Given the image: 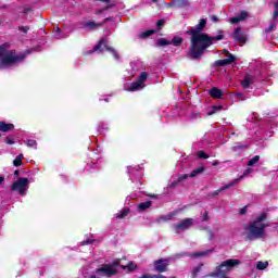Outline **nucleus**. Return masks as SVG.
<instances>
[{
    "instance_id": "nucleus-15",
    "label": "nucleus",
    "mask_w": 278,
    "mask_h": 278,
    "mask_svg": "<svg viewBox=\"0 0 278 278\" xmlns=\"http://www.w3.org/2000/svg\"><path fill=\"white\" fill-rule=\"evenodd\" d=\"M213 250H205L203 252H194L191 254H188L186 252L182 253V256H188V257H205L206 255H210Z\"/></svg>"
},
{
    "instance_id": "nucleus-19",
    "label": "nucleus",
    "mask_w": 278,
    "mask_h": 278,
    "mask_svg": "<svg viewBox=\"0 0 278 278\" xmlns=\"http://www.w3.org/2000/svg\"><path fill=\"white\" fill-rule=\"evenodd\" d=\"M156 31H161V29L159 28L157 30H155V29L146 30V31L139 34V38L144 40L146 38H149V36H153V34H155Z\"/></svg>"
},
{
    "instance_id": "nucleus-31",
    "label": "nucleus",
    "mask_w": 278,
    "mask_h": 278,
    "mask_svg": "<svg viewBox=\"0 0 278 278\" xmlns=\"http://www.w3.org/2000/svg\"><path fill=\"white\" fill-rule=\"evenodd\" d=\"M197 156L200 160H210V155L207 153H205V151L201 150L197 152Z\"/></svg>"
},
{
    "instance_id": "nucleus-39",
    "label": "nucleus",
    "mask_w": 278,
    "mask_h": 278,
    "mask_svg": "<svg viewBox=\"0 0 278 278\" xmlns=\"http://www.w3.org/2000/svg\"><path fill=\"white\" fill-rule=\"evenodd\" d=\"M236 97L239 99V101H247V96H244L242 92H237Z\"/></svg>"
},
{
    "instance_id": "nucleus-10",
    "label": "nucleus",
    "mask_w": 278,
    "mask_h": 278,
    "mask_svg": "<svg viewBox=\"0 0 278 278\" xmlns=\"http://www.w3.org/2000/svg\"><path fill=\"white\" fill-rule=\"evenodd\" d=\"M238 59L233 54H229L227 59L224 60H217L214 63V66L220 67V66H229V64H233V62H237Z\"/></svg>"
},
{
    "instance_id": "nucleus-6",
    "label": "nucleus",
    "mask_w": 278,
    "mask_h": 278,
    "mask_svg": "<svg viewBox=\"0 0 278 278\" xmlns=\"http://www.w3.org/2000/svg\"><path fill=\"white\" fill-rule=\"evenodd\" d=\"M94 273L98 275V278H110L114 277V275H118V270L112 268V265L110 264H102L101 267L97 268Z\"/></svg>"
},
{
    "instance_id": "nucleus-4",
    "label": "nucleus",
    "mask_w": 278,
    "mask_h": 278,
    "mask_svg": "<svg viewBox=\"0 0 278 278\" xmlns=\"http://www.w3.org/2000/svg\"><path fill=\"white\" fill-rule=\"evenodd\" d=\"M241 262L238 258H229L223 261L216 268L215 271L208 275V277H220V274L227 275L230 270H233L236 266H240Z\"/></svg>"
},
{
    "instance_id": "nucleus-7",
    "label": "nucleus",
    "mask_w": 278,
    "mask_h": 278,
    "mask_svg": "<svg viewBox=\"0 0 278 278\" xmlns=\"http://www.w3.org/2000/svg\"><path fill=\"white\" fill-rule=\"evenodd\" d=\"M27 186H29V178H18L16 181L12 184L11 190H18V192L23 194Z\"/></svg>"
},
{
    "instance_id": "nucleus-45",
    "label": "nucleus",
    "mask_w": 278,
    "mask_h": 278,
    "mask_svg": "<svg viewBox=\"0 0 278 278\" xmlns=\"http://www.w3.org/2000/svg\"><path fill=\"white\" fill-rule=\"evenodd\" d=\"M185 179H188V174H182L178 177V181H185Z\"/></svg>"
},
{
    "instance_id": "nucleus-12",
    "label": "nucleus",
    "mask_w": 278,
    "mask_h": 278,
    "mask_svg": "<svg viewBox=\"0 0 278 278\" xmlns=\"http://www.w3.org/2000/svg\"><path fill=\"white\" fill-rule=\"evenodd\" d=\"M247 16H249V13H247L245 11H242L239 14V16L231 17L229 20V23H231L232 25H238V23L245 21Z\"/></svg>"
},
{
    "instance_id": "nucleus-8",
    "label": "nucleus",
    "mask_w": 278,
    "mask_h": 278,
    "mask_svg": "<svg viewBox=\"0 0 278 278\" xmlns=\"http://www.w3.org/2000/svg\"><path fill=\"white\" fill-rule=\"evenodd\" d=\"M168 258H161L153 262L154 270L155 273H166L168 270V266L170 265L168 263Z\"/></svg>"
},
{
    "instance_id": "nucleus-58",
    "label": "nucleus",
    "mask_w": 278,
    "mask_h": 278,
    "mask_svg": "<svg viewBox=\"0 0 278 278\" xmlns=\"http://www.w3.org/2000/svg\"><path fill=\"white\" fill-rule=\"evenodd\" d=\"M89 278H99L98 274L89 276Z\"/></svg>"
},
{
    "instance_id": "nucleus-41",
    "label": "nucleus",
    "mask_w": 278,
    "mask_h": 278,
    "mask_svg": "<svg viewBox=\"0 0 278 278\" xmlns=\"http://www.w3.org/2000/svg\"><path fill=\"white\" fill-rule=\"evenodd\" d=\"M18 30L23 31V34H27V31H29V26H20Z\"/></svg>"
},
{
    "instance_id": "nucleus-38",
    "label": "nucleus",
    "mask_w": 278,
    "mask_h": 278,
    "mask_svg": "<svg viewBox=\"0 0 278 278\" xmlns=\"http://www.w3.org/2000/svg\"><path fill=\"white\" fill-rule=\"evenodd\" d=\"M274 29H277V24H270L269 27L265 29V34H270Z\"/></svg>"
},
{
    "instance_id": "nucleus-27",
    "label": "nucleus",
    "mask_w": 278,
    "mask_h": 278,
    "mask_svg": "<svg viewBox=\"0 0 278 278\" xmlns=\"http://www.w3.org/2000/svg\"><path fill=\"white\" fill-rule=\"evenodd\" d=\"M190 7V0H176V8H188Z\"/></svg>"
},
{
    "instance_id": "nucleus-24",
    "label": "nucleus",
    "mask_w": 278,
    "mask_h": 278,
    "mask_svg": "<svg viewBox=\"0 0 278 278\" xmlns=\"http://www.w3.org/2000/svg\"><path fill=\"white\" fill-rule=\"evenodd\" d=\"M203 266H205V264L200 263L197 267H193V269L191 271V278L199 277V274L201 273V268H203Z\"/></svg>"
},
{
    "instance_id": "nucleus-3",
    "label": "nucleus",
    "mask_w": 278,
    "mask_h": 278,
    "mask_svg": "<svg viewBox=\"0 0 278 278\" xmlns=\"http://www.w3.org/2000/svg\"><path fill=\"white\" fill-rule=\"evenodd\" d=\"M266 218H268V214L262 213L255 218V220L245 225L244 229L248 231V238H254L255 240H257V238H264L266 227L269 226L268 224H264Z\"/></svg>"
},
{
    "instance_id": "nucleus-47",
    "label": "nucleus",
    "mask_w": 278,
    "mask_h": 278,
    "mask_svg": "<svg viewBox=\"0 0 278 278\" xmlns=\"http://www.w3.org/2000/svg\"><path fill=\"white\" fill-rule=\"evenodd\" d=\"M168 7H169V8H173V7L177 8L176 0H174V2H169V3H168Z\"/></svg>"
},
{
    "instance_id": "nucleus-18",
    "label": "nucleus",
    "mask_w": 278,
    "mask_h": 278,
    "mask_svg": "<svg viewBox=\"0 0 278 278\" xmlns=\"http://www.w3.org/2000/svg\"><path fill=\"white\" fill-rule=\"evenodd\" d=\"M142 88V83L140 80L131 83L128 87L129 92H136V90H140Z\"/></svg>"
},
{
    "instance_id": "nucleus-2",
    "label": "nucleus",
    "mask_w": 278,
    "mask_h": 278,
    "mask_svg": "<svg viewBox=\"0 0 278 278\" xmlns=\"http://www.w3.org/2000/svg\"><path fill=\"white\" fill-rule=\"evenodd\" d=\"M10 43L5 42L0 46V71L4 68H10L14 64H21L25 62L27 54L17 53L15 49L9 50Z\"/></svg>"
},
{
    "instance_id": "nucleus-40",
    "label": "nucleus",
    "mask_w": 278,
    "mask_h": 278,
    "mask_svg": "<svg viewBox=\"0 0 278 278\" xmlns=\"http://www.w3.org/2000/svg\"><path fill=\"white\" fill-rule=\"evenodd\" d=\"M179 184H181V182H180L179 179L177 178V180H174V181L170 182L169 188H176V187L179 186Z\"/></svg>"
},
{
    "instance_id": "nucleus-30",
    "label": "nucleus",
    "mask_w": 278,
    "mask_h": 278,
    "mask_svg": "<svg viewBox=\"0 0 278 278\" xmlns=\"http://www.w3.org/2000/svg\"><path fill=\"white\" fill-rule=\"evenodd\" d=\"M156 45H157V47H168V45H170V41H168V40L165 39V38H160V39L156 41Z\"/></svg>"
},
{
    "instance_id": "nucleus-43",
    "label": "nucleus",
    "mask_w": 278,
    "mask_h": 278,
    "mask_svg": "<svg viewBox=\"0 0 278 278\" xmlns=\"http://www.w3.org/2000/svg\"><path fill=\"white\" fill-rule=\"evenodd\" d=\"M92 242H94V240L87 239L85 241H81V247H86L88 244H92Z\"/></svg>"
},
{
    "instance_id": "nucleus-36",
    "label": "nucleus",
    "mask_w": 278,
    "mask_h": 278,
    "mask_svg": "<svg viewBox=\"0 0 278 278\" xmlns=\"http://www.w3.org/2000/svg\"><path fill=\"white\" fill-rule=\"evenodd\" d=\"M147 77H149V74L147 72H142L139 75V81L142 84V81H147Z\"/></svg>"
},
{
    "instance_id": "nucleus-44",
    "label": "nucleus",
    "mask_w": 278,
    "mask_h": 278,
    "mask_svg": "<svg viewBox=\"0 0 278 278\" xmlns=\"http://www.w3.org/2000/svg\"><path fill=\"white\" fill-rule=\"evenodd\" d=\"M110 266H112V268H114V266H121V268H123V265H121L119 260L114 261L112 264H110Z\"/></svg>"
},
{
    "instance_id": "nucleus-48",
    "label": "nucleus",
    "mask_w": 278,
    "mask_h": 278,
    "mask_svg": "<svg viewBox=\"0 0 278 278\" xmlns=\"http://www.w3.org/2000/svg\"><path fill=\"white\" fill-rule=\"evenodd\" d=\"M214 114H216V111L214 109L207 112V116H214Z\"/></svg>"
},
{
    "instance_id": "nucleus-35",
    "label": "nucleus",
    "mask_w": 278,
    "mask_h": 278,
    "mask_svg": "<svg viewBox=\"0 0 278 278\" xmlns=\"http://www.w3.org/2000/svg\"><path fill=\"white\" fill-rule=\"evenodd\" d=\"M277 17H278V1L274 3V14H273L274 21L277 20Z\"/></svg>"
},
{
    "instance_id": "nucleus-49",
    "label": "nucleus",
    "mask_w": 278,
    "mask_h": 278,
    "mask_svg": "<svg viewBox=\"0 0 278 278\" xmlns=\"http://www.w3.org/2000/svg\"><path fill=\"white\" fill-rule=\"evenodd\" d=\"M241 215L247 214V206L242 207L239 212Z\"/></svg>"
},
{
    "instance_id": "nucleus-42",
    "label": "nucleus",
    "mask_w": 278,
    "mask_h": 278,
    "mask_svg": "<svg viewBox=\"0 0 278 278\" xmlns=\"http://www.w3.org/2000/svg\"><path fill=\"white\" fill-rule=\"evenodd\" d=\"M204 223L210 220V212L208 211H205L204 212V215H203V219H202Z\"/></svg>"
},
{
    "instance_id": "nucleus-23",
    "label": "nucleus",
    "mask_w": 278,
    "mask_h": 278,
    "mask_svg": "<svg viewBox=\"0 0 278 278\" xmlns=\"http://www.w3.org/2000/svg\"><path fill=\"white\" fill-rule=\"evenodd\" d=\"M129 212H131L129 210V207H124L122 211H119L117 214H116V218H127V216H129Z\"/></svg>"
},
{
    "instance_id": "nucleus-22",
    "label": "nucleus",
    "mask_w": 278,
    "mask_h": 278,
    "mask_svg": "<svg viewBox=\"0 0 278 278\" xmlns=\"http://www.w3.org/2000/svg\"><path fill=\"white\" fill-rule=\"evenodd\" d=\"M84 25L85 27H90V29H97V27H103V25H105V22H99V23L87 22Z\"/></svg>"
},
{
    "instance_id": "nucleus-32",
    "label": "nucleus",
    "mask_w": 278,
    "mask_h": 278,
    "mask_svg": "<svg viewBox=\"0 0 278 278\" xmlns=\"http://www.w3.org/2000/svg\"><path fill=\"white\" fill-rule=\"evenodd\" d=\"M260 162V155H255L248 161V166H255Z\"/></svg>"
},
{
    "instance_id": "nucleus-14",
    "label": "nucleus",
    "mask_w": 278,
    "mask_h": 278,
    "mask_svg": "<svg viewBox=\"0 0 278 278\" xmlns=\"http://www.w3.org/2000/svg\"><path fill=\"white\" fill-rule=\"evenodd\" d=\"M0 131L3 134H8V131H14V124L0 121Z\"/></svg>"
},
{
    "instance_id": "nucleus-28",
    "label": "nucleus",
    "mask_w": 278,
    "mask_h": 278,
    "mask_svg": "<svg viewBox=\"0 0 278 278\" xmlns=\"http://www.w3.org/2000/svg\"><path fill=\"white\" fill-rule=\"evenodd\" d=\"M256 268L257 270H266V268H268V261L266 262L258 261L256 263Z\"/></svg>"
},
{
    "instance_id": "nucleus-5",
    "label": "nucleus",
    "mask_w": 278,
    "mask_h": 278,
    "mask_svg": "<svg viewBox=\"0 0 278 278\" xmlns=\"http://www.w3.org/2000/svg\"><path fill=\"white\" fill-rule=\"evenodd\" d=\"M103 47L104 49H106L109 53H112L114 60H118V52H116L114 48L108 46V39L105 38L100 39L98 45H96L91 50H89L87 54L92 55V53H96V51H98V53H101L103 51Z\"/></svg>"
},
{
    "instance_id": "nucleus-52",
    "label": "nucleus",
    "mask_w": 278,
    "mask_h": 278,
    "mask_svg": "<svg viewBox=\"0 0 278 278\" xmlns=\"http://www.w3.org/2000/svg\"><path fill=\"white\" fill-rule=\"evenodd\" d=\"M213 110H223V105H214Z\"/></svg>"
},
{
    "instance_id": "nucleus-11",
    "label": "nucleus",
    "mask_w": 278,
    "mask_h": 278,
    "mask_svg": "<svg viewBox=\"0 0 278 278\" xmlns=\"http://www.w3.org/2000/svg\"><path fill=\"white\" fill-rule=\"evenodd\" d=\"M192 223H193L192 218H186V219L181 220L180 223H178L175 226V229H176V231H179V230L186 231V229H190Z\"/></svg>"
},
{
    "instance_id": "nucleus-1",
    "label": "nucleus",
    "mask_w": 278,
    "mask_h": 278,
    "mask_svg": "<svg viewBox=\"0 0 278 278\" xmlns=\"http://www.w3.org/2000/svg\"><path fill=\"white\" fill-rule=\"evenodd\" d=\"M204 27H207V20L202 18L200 20L199 24L195 27L187 30L188 36L191 37L190 39V49L188 51V58L190 60H201L203 55L207 52V49L216 42V40H224V35H217L214 37H210V35L202 33Z\"/></svg>"
},
{
    "instance_id": "nucleus-21",
    "label": "nucleus",
    "mask_w": 278,
    "mask_h": 278,
    "mask_svg": "<svg viewBox=\"0 0 278 278\" xmlns=\"http://www.w3.org/2000/svg\"><path fill=\"white\" fill-rule=\"evenodd\" d=\"M151 205H153L152 201L141 202L138 205V211L139 212H144L146 210H149V207H151Z\"/></svg>"
},
{
    "instance_id": "nucleus-54",
    "label": "nucleus",
    "mask_w": 278,
    "mask_h": 278,
    "mask_svg": "<svg viewBox=\"0 0 278 278\" xmlns=\"http://www.w3.org/2000/svg\"><path fill=\"white\" fill-rule=\"evenodd\" d=\"M4 181H5V177L0 176V186H1V184H3Z\"/></svg>"
},
{
    "instance_id": "nucleus-17",
    "label": "nucleus",
    "mask_w": 278,
    "mask_h": 278,
    "mask_svg": "<svg viewBox=\"0 0 278 278\" xmlns=\"http://www.w3.org/2000/svg\"><path fill=\"white\" fill-rule=\"evenodd\" d=\"M251 84H253V76L251 74L245 75L243 78V81H241V86L245 89L249 90L251 88Z\"/></svg>"
},
{
    "instance_id": "nucleus-20",
    "label": "nucleus",
    "mask_w": 278,
    "mask_h": 278,
    "mask_svg": "<svg viewBox=\"0 0 278 278\" xmlns=\"http://www.w3.org/2000/svg\"><path fill=\"white\" fill-rule=\"evenodd\" d=\"M205 173V167L204 166H201V167H198L195 169H193L190 174H189V177L191 178H194V177H199V175Z\"/></svg>"
},
{
    "instance_id": "nucleus-26",
    "label": "nucleus",
    "mask_w": 278,
    "mask_h": 278,
    "mask_svg": "<svg viewBox=\"0 0 278 278\" xmlns=\"http://www.w3.org/2000/svg\"><path fill=\"white\" fill-rule=\"evenodd\" d=\"M170 45L174 47H181L184 45V38L175 36L173 37Z\"/></svg>"
},
{
    "instance_id": "nucleus-57",
    "label": "nucleus",
    "mask_w": 278,
    "mask_h": 278,
    "mask_svg": "<svg viewBox=\"0 0 278 278\" xmlns=\"http://www.w3.org/2000/svg\"><path fill=\"white\" fill-rule=\"evenodd\" d=\"M224 53H226L229 58V54L231 55V53L229 51H227V49H224Z\"/></svg>"
},
{
    "instance_id": "nucleus-16",
    "label": "nucleus",
    "mask_w": 278,
    "mask_h": 278,
    "mask_svg": "<svg viewBox=\"0 0 278 278\" xmlns=\"http://www.w3.org/2000/svg\"><path fill=\"white\" fill-rule=\"evenodd\" d=\"M208 94L210 97H212V99H223V90L217 87H213L212 89H210Z\"/></svg>"
},
{
    "instance_id": "nucleus-37",
    "label": "nucleus",
    "mask_w": 278,
    "mask_h": 278,
    "mask_svg": "<svg viewBox=\"0 0 278 278\" xmlns=\"http://www.w3.org/2000/svg\"><path fill=\"white\" fill-rule=\"evenodd\" d=\"M4 142H5V144H14V137H12V136H7L5 138H4Z\"/></svg>"
},
{
    "instance_id": "nucleus-34",
    "label": "nucleus",
    "mask_w": 278,
    "mask_h": 278,
    "mask_svg": "<svg viewBox=\"0 0 278 278\" xmlns=\"http://www.w3.org/2000/svg\"><path fill=\"white\" fill-rule=\"evenodd\" d=\"M173 216H175L173 213H169L167 215H162L160 217V220H163L164 223H166V220H173Z\"/></svg>"
},
{
    "instance_id": "nucleus-56",
    "label": "nucleus",
    "mask_w": 278,
    "mask_h": 278,
    "mask_svg": "<svg viewBox=\"0 0 278 278\" xmlns=\"http://www.w3.org/2000/svg\"><path fill=\"white\" fill-rule=\"evenodd\" d=\"M14 175L17 177L18 175H21V170L16 169V170L14 172Z\"/></svg>"
},
{
    "instance_id": "nucleus-25",
    "label": "nucleus",
    "mask_w": 278,
    "mask_h": 278,
    "mask_svg": "<svg viewBox=\"0 0 278 278\" xmlns=\"http://www.w3.org/2000/svg\"><path fill=\"white\" fill-rule=\"evenodd\" d=\"M123 270H129V273H134L136 268H138V265L134 264V262H128L127 265H122Z\"/></svg>"
},
{
    "instance_id": "nucleus-9",
    "label": "nucleus",
    "mask_w": 278,
    "mask_h": 278,
    "mask_svg": "<svg viewBox=\"0 0 278 278\" xmlns=\"http://www.w3.org/2000/svg\"><path fill=\"white\" fill-rule=\"evenodd\" d=\"M232 38L235 42H239V45H247V33L242 31V28L240 27L235 28Z\"/></svg>"
},
{
    "instance_id": "nucleus-59",
    "label": "nucleus",
    "mask_w": 278,
    "mask_h": 278,
    "mask_svg": "<svg viewBox=\"0 0 278 278\" xmlns=\"http://www.w3.org/2000/svg\"><path fill=\"white\" fill-rule=\"evenodd\" d=\"M99 1H101L102 3H108V1L110 0H99Z\"/></svg>"
},
{
    "instance_id": "nucleus-33",
    "label": "nucleus",
    "mask_w": 278,
    "mask_h": 278,
    "mask_svg": "<svg viewBox=\"0 0 278 278\" xmlns=\"http://www.w3.org/2000/svg\"><path fill=\"white\" fill-rule=\"evenodd\" d=\"M26 147H29V149H36V147H38V142L34 139H28L26 141Z\"/></svg>"
},
{
    "instance_id": "nucleus-13",
    "label": "nucleus",
    "mask_w": 278,
    "mask_h": 278,
    "mask_svg": "<svg viewBox=\"0 0 278 278\" xmlns=\"http://www.w3.org/2000/svg\"><path fill=\"white\" fill-rule=\"evenodd\" d=\"M236 184H238V179H235V180L230 181L228 185H226L224 187H220L219 189L215 190L212 193V197H218V194L220 192H224V190H229V188H232V186H236Z\"/></svg>"
},
{
    "instance_id": "nucleus-60",
    "label": "nucleus",
    "mask_w": 278,
    "mask_h": 278,
    "mask_svg": "<svg viewBox=\"0 0 278 278\" xmlns=\"http://www.w3.org/2000/svg\"><path fill=\"white\" fill-rule=\"evenodd\" d=\"M157 1H160V0H152V3H157Z\"/></svg>"
},
{
    "instance_id": "nucleus-46",
    "label": "nucleus",
    "mask_w": 278,
    "mask_h": 278,
    "mask_svg": "<svg viewBox=\"0 0 278 278\" xmlns=\"http://www.w3.org/2000/svg\"><path fill=\"white\" fill-rule=\"evenodd\" d=\"M164 23H166V21L165 20H159L157 22H156V27H162L163 25H164Z\"/></svg>"
},
{
    "instance_id": "nucleus-61",
    "label": "nucleus",
    "mask_w": 278,
    "mask_h": 278,
    "mask_svg": "<svg viewBox=\"0 0 278 278\" xmlns=\"http://www.w3.org/2000/svg\"><path fill=\"white\" fill-rule=\"evenodd\" d=\"M151 199H156L155 194L151 195Z\"/></svg>"
},
{
    "instance_id": "nucleus-51",
    "label": "nucleus",
    "mask_w": 278,
    "mask_h": 278,
    "mask_svg": "<svg viewBox=\"0 0 278 278\" xmlns=\"http://www.w3.org/2000/svg\"><path fill=\"white\" fill-rule=\"evenodd\" d=\"M212 21L214 22V23H218V16H216V15H212Z\"/></svg>"
},
{
    "instance_id": "nucleus-50",
    "label": "nucleus",
    "mask_w": 278,
    "mask_h": 278,
    "mask_svg": "<svg viewBox=\"0 0 278 278\" xmlns=\"http://www.w3.org/2000/svg\"><path fill=\"white\" fill-rule=\"evenodd\" d=\"M28 12H31V8H25L23 14H28Z\"/></svg>"
},
{
    "instance_id": "nucleus-62",
    "label": "nucleus",
    "mask_w": 278,
    "mask_h": 278,
    "mask_svg": "<svg viewBox=\"0 0 278 278\" xmlns=\"http://www.w3.org/2000/svg\"><path fill=\"white\" fill-rule=\"evenodd\" d=\"M243 175H247V172H244Z\"/></svg>"
},
{
    "instance_id": "nucleus-29",
    "label": "nucleus",
    "mask_w": 278,
    "mask_h": 278,
    "mask_svg": "<svg viewBox=\"0 0 278 278\" xmlns=\"http://www.w3.org/2000/svg\"><path fill=\"white\" fill-rule=\"evenodd\" d=\"M23 154H20L15 157V160L13 161V166H23Z\"/></svg>"
},
{
    "instance_id": "nucleus-53",
    "label": "nucleus",
    "mask_w": 278,
    "mask_h": 278,
    "mask_svg": "<svg viewBox=\"0 0 278 278\" xmlns=\"http://www.w3.org/2000/svg\"><path fill=\"white\" fill-rule=\"evenodd\" d=\"M109 21H113V18L112 17H106V18L103 20L102 23H109Z\"/></svg>"
},
{
    "instance_id": "nucleus-55",
    "label": "nucleus",
    "mask_w": 278,
    "mask_h": 278,
    "mask_svg": "<svg viewBox=\"0 0 278 278\" xmlns=\"http://www.w3.org/2000/svg\"><path fill=\"white\" fill-rule=\"evenodd\" d=\"M110 8H114V4H108L104 10H110Z\"/></svg>"
}]
</instances>
